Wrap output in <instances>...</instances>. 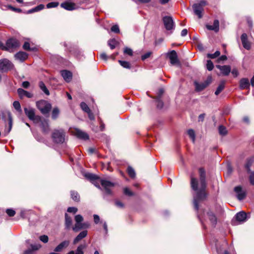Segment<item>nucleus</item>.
<instances>
[{
  "label": "nucleus",
  "instance_id": "obj_34",
  "mask_svg": "<svg viewBox=\"0 0 254 254\" xmlns=\"http://www.w3.org/2000/svg\"><path fill=\"white\" fill-rule=\"evenodd\" d=\"M219 133L222 136L226 135L227 134V130L223 126H220L218 127Z\"/></svg>",
  "mask_w": 254,
  "mask_h": 254
},
{
  "label": "nucleus",
  "instance_id": "obj_32",
  "mask_svg": "<svg viewBox=\"0 0 254 254\" xmlns=\"http://www.w3.org/2000/svg\"><path fill=\"white\" fill-rule=\"evenodd\" d=\"M72 224V219L67 213L65 214V225L66 228L68 229L70 227Z\"/></svg>",
  "mask_w": 254,
  "mask_h": 254
},
{
  "label": "nucleus",
  "instance_id": "obj_41",
  "mask_svg": "<svg viewBox=\"0 0 254 254\" xmlns=\"http://www.w3.org/2000/svg\"><path fill=\"white\" fill-rule=\"evenodd\" d=\"M80 107L83 111L87 113L90 111V109L88 107V105L84 102H81L80 103Z\"/></svg>",
  "mask_w": 254,
  "mask_h": 254
},
{
  "label": "nucleus",
  "instance_id": "obj_1",
  "mask_svg": "<svg viewBox=\"0 0 254 254\" xmlns=\"http://www.w3.org/2000/svg\"><path fill=\"white\" fill-rule=\"evenodd\" d=\"M199 180H198L192 175L190 176V186L193 190L195 191L193 195V204L195 210H198L199 202L204 199L206 197L205 188L206 176L205 170L200 168L199 169Z\"/></svg>",
  "mask_w": 254,
  "mask_h": 254
},
{
  "label": "nucleus",
  "instance_id": "obj_19",
  "mask_svg": "<svg viewBox=\"0 0 254 254\" xmlns=\"http://www.w3.org/2000/svg\"><path fill=\"white\" fill-rule=\"evenodd\" d=\"M61 6L63 8L67 10H73L76 8V4L73 2H65L62 3Z\"/></svg>",
  "mask_w": 254,
  "mask_h": 254
},
{
  "label": "nucleus",
  "instance_id": "obj_49",
  "mask_svg": "<svg viewBox=\"0 0 254 254\" xmlns=\"http://www.w3.org/2000/svg\"><path fill=\"white\" fill-rule=\"evenodd\" d=\"M89 225L88 223H82L78 228V231L82 229H85L88 228Z\"/></svg>",
  "mask_w": 254,
  "mask_h": 254
},
{
  "label": "nucleus",
  "instance_id": "obj_16",
  "mask_svg": "<svg viewBox=\"0 0 254 254\" xmlns=\"http://www.w3.org/2000/svg\"><path fill=\"white\" fill-rule=\"evenodd\" d=\"M206 219L209 220L212 226H215L217 222V219L216 216L211 212H207Z\"/></svg>",
  "mask_w": 254,
  "mask_h": 254
},
{
  "label": "nucleus",
  "instance_id": "obj_46",
  "mask_svg": "<svg viewBox=\"0 0 254 254\" xmlns=\"http://www.w3.org/2000/svg\"><path fill=\"white\" fill-rule=\"evenodd\" d=\"M214 65L211 60H208L206 64V68L209 71H211L213 69Z\"/></svg>",
  "mask_w": 254,
  "mask_h": 254
},
{
  "label": "nucleus",
  "instance_id": "obj_45",
  "mask_svg": "<svg viewBox=\"0 0 254 254\" xmlns=\"http://www.w3.org/2000/svg\"><path fill=\"white\" fill-rule=\"evenodd\" d=\"M59 4V3L58 2H51L48 3L46 6L48 8H51L53 7H57Z\"/></svg>",
  "mask_w": 254,
  "mask_h": 254
},
{
  "label": "nucleus",
  "instance_id": "obj_6",
  "mask_svg": "<svg viewBox=\"0 0 254 254\" xmlns=\"http://www.w3.org/2000/svg\"><path fill=\"white\" fill-rule=\"evenodd\" d=\"M65 134L63 130H55L52 134V138L56 143H63L64 140Z\"/></svg>",
  "mask_w": 254,
  "mask_h": 254
},
{
  "label": "nucleus",
  "instance_id": "obj_21",
  "mask_svg": "<svg viewBox=\"0 0 254 254\" xmlns=\"http://www.w3.org/2000/svg\"><path fill=\"white\" fill-rule=\"evenodd\" d=\"M16 60L23 62L28 58V54L24 52H19L14 55Z\"/></svg>",
  "mask_w": 254,
  "mask_h": 254
},
{
  "label": "nucleus",
  "instance_id": "obj_30",
  "mask_svg": "<svg viewBox=\"0 0 254 254\" xmlns=\"http://www.w3.org/2000/svg\"><path fill=\"white\" fill-rule=\"evenodd\" d=\"M154 102L158 109H162L163 107V102L162 100V96H155Z\"/></svg>",
  "mask_w": 254,
  "mask_h": 254
},
{
  "label": "nucleus",
  "instance_id": "obj_29",
  "mask_svg": "<svg viewBox=\"0 0 254 254\" xmlns=\"http://www.w3.org/2000/svg\"><path fill=\"white\" fill-rule=\"evenodd\" d=\"M250 86L249 80L248 78H242L240 81V87L241 89H246Z\"/></svg>",
  "mask_w": 254,
  "mask_h": 254
},
{
  "label": "nucleus",
  "instance_id": "obj_53",
  "mask_svg": "<svg viewBox=\"0 0 254 254\" xmlns=\"http://www.w3.org/2000/svg\"><path fill=\"white\" fill-rule=\"evenodd\" d=\"M67 212L69 213H76L77 211V208L75 207H69L67 209Z\"/></svg>",
  "mask_w": 254,
  "mask_h": 254
},
{
  "label": "nucleus",
  "instance_id": "obj_54",
  "mask_svg": "<svg viewBox=\"0 0 254 254\" xmlns=\"http://www.w3.org/2000/svg\"><path fill=\"white\" fill-rule=\"evenodd\" d=\"M111 31L112 32H115V33H119L120 32V29H119V26L118 25H113L111 27Z\"/></svg>",
  "mask_w": 254,
  "mask_h": 254
},
{
  "label": "nucleus",
  "instance_id": "obj_17",
  "mask_svg": "<svg viewBox=\"0 0 254 254\" xmlns=\"http://www.w3.org/2000/svg\"><path fill=\"white\" fill-rule=\"evenodd\" d=\"M242 43L244 48L247 50L251 49V44L248 40L247 35L246 33H243L241 37Z\"/></svg>",
  "mask_w": 254,
  "mask_h": 254
},
{
  "label": "nucleus",
  "instance_id": "obj_28",
  "mask_svg": "<svg viewBox=\"0 0 254 254\" xmlns=\"http://www.w3.org/2000/svg\"><path fill=\"white\" fill-rule=\"evenodd\" d=\"M85 248L86 246L85 245H80L77 247L75 252L73 251H71L66 254H83V249Z\"/></svg>",
  "mask_w": 254,
  "mask_h": 254
},
{
  "label": "nucleus",
  "instance_id": "obj_63",
  "mask_svg": "<svg viewBox=\"0 0 254 254\" xmlns=\"http://www.w3.org/2000/svg\"><path fill=\"white\" fill-rule=\"evenodd\" d=\"M9 8L12 10L13 11H15V12H21V9H20V8H15V7H13L11 6H9Z\"/></svg>",
  "mask_w": 254,
  "mask_h": 254
},
{
  "label": "nucleus",
  "instance_id": "obj_42",
  "mask_svg": "<svg viewBox=\"0 0 254 254\" xmlns=\"http://www.w3.org/2000/svg\"><path fill=\"white\" fill-rule=\"evenodd\" d=\"M13 106L15 109L19 112H21L22 110L21 108V106L18 101H15L13 103Z\"/></svg>",
  "mask_w": 254,
  "mask_h": 254
},
{
  "label": "nucleus",
  "instance_id": "obj_36",
  "mask_svg": "<svg viewBox=\"0 0 254 254\" xmlns=\"http://www.w3.org/2000/svg\"><path fill=\"white\" fill-rule=\"evenodd\" d=\"M225 86V82L223 81L221 82V83L219 85L218 87H217L216 90L215 92V95H218L220 93V92L223 90V89L224 88Z\"/></svg>",
  "mask_w": 254,
  "mask_h": 254
},
{
  "label": "nucleus",
  "instance_id": "obj_38",
  "mask_svg": "<svg viewBox=\"0 0 254 254\" xmlns=\"http://www.w3.org/2000/svg\"><path fill=\"white\" fill-rule=\"evenodd\" d=\"M188 134L190 137L191 139L193 142H194L195 139V134L194 131L192 129H190L187 131Z\"/></svg>",
  "mask_w": 254,
  "mask_h": 254
},
{
  "label": "nucleus",
  "instance_id": "obj_2",
  "mask_svg": "<svg viewBox=\"0 0 254 254\" xmlns=\"http://www.w3.org/2000/svg\"><path fill=\"white\" fill-rule=\"evenodd\" d=\"M36 106L41 112L45 115L48 114L51 110V104L45 100H40L36 102Z\"/></svg>",
  "mask_w": 254,
  "mask_h": 254
},
{
  "label": "nucleus",
  "instance_id": "obj_3",
  "mask_svg": "<svg viewBox=\"0 0 254 254\" xmlns=\"http://www.w3.org/2000/svg\"><path fill=\"white\" fill-rule=\"evenodd\" d=\"M249 218V217L248 216L247 213L244 211L239 212L235 215V220H233L232 221V224L233 225L242 224L246 222Z\"/></svg>",
  "mask_w": 254,
  "mask_h": 254
},
{
  "label": "nucleus",
  "instance_id": "obj_14",
  "mask_svg": "<svg viewBox=\"0 0 254 254\" xmlns=\"http://www.w3.org/2000/svg\"><path fill=\"white\" fill-rule=\"evenodd\" d=\"M101 185L104 188L107 194H111V191L110 190V188L113 187L114 186V184L111 183V182L104 180H101L100 181Z\"/></svg>",
  "mask_w": 254,
  "mask_h": 254
},
{
  "label": "nucleus",
  "instance_id": "obj_48",
  "mask_svg": "<svg viewBox=\"0 0 254 254\" xmlns=\"http://www.w3.org/2000/svg\"><path fill=\"white\" fill-rule=\"evenodd\" d=\"M18 95H29L28 92L21 88L17 90Z\"/></svg>",
  "mask_w": 254,
  "mask_h": 254
},
{
  "label": "nucleus",
  "instance_id": "obj_5",
  "mask_svg": "<svg viewBox=\"0 0 254 254\" xmlns=\"http://www.w3.org/2000/svg\"><path fill=\"white\" fill-rule=\"evenodd\" d=\"M2 119L4 121V123H6V118L8 119V127L7 128V131H5V134H7L11 131L12 127V117L11 113L9 111H5L2 112Z\"/></svg>",
  "mask_w": 254,
  "mask_h": 254
},
{
  "label": "nucleus",
  "instance_id": "obj_59",
  "mask_svg": "<svg viewBox=\"0 0 254 254\" xmlns=\"http://www.w3.org/2000/svg\"><path fill=\"white\" fill-rule=\"evenodd\" d=\"M30 85V83L28 81H24L22 82V86L24 88H27Z\"/></svg>",
  "mask_w": 254,
  "mask_h": 254
},
{
  "label": "nucleus",
  "instance_id": "obj_62",
  "mask_svg": "<svg viewBox=\"0 0 254 254\" xmlns=\"http://www.w3.org/2000/svg\"><path fill=\"white\" fill-rule=\"evenodd\" d=\"M198 5L203 7L204 5H206V1L203 0H200V2L197 3Z\"/></svg>",
  "mask_w": 254,
  "mask_h": 254
},
{
  "label": "nucleus",
  "instance_id": "obj_33",
  "mask_svg": "<svg viewBox=\"0 0 254 254\" xmlns=\"http://www.w3.org/2000/svg\"><path fill=\"white\" fill-rule=\"evenodd\" d=\"M23 48L25 50L28 51H34L36 50V48L35 47H31L30 46V43L28 42H25L24 45H23Z\"/></svg>",
  "mask_w": 254,
  "mask_h": 254
},
{
  "label": "nucleus",
  "instance_id": "obj_61",
  "mask_svg": "<svg viewBox=\"0 0 254 254\" xmlns=\"http://www.w3.org/2000/svg\"><path fill=\"white\" fill-rule=\"evenodd\" d=\"M115 204L118 207L123 208L124 207V204L121 201H116Z\"/></svg>",
  "mask_w": 254,
  "mask_h": 254
},
{
  "label": "nucleus",
  "instance_id": "obj_47",
  "mask_svg": "<svg viewBox=\"0 0 254 254\" xmlns=\"http://www.w3.org/2000/svg\"><path fill=\"white\" fill-rule=\"evenodd\" d=\"M124 53L125 54H127V55H128L129 56H132V54H133L132 50L130 48H127V47H126L124 49Z\"/></svg>",
  "mask_w": 254,
  "mask_h": 254
},
{
  "label": "nucleus",
  "instance_id": "obj_18",
  "mask_svg": "<svg viewBox=\"0 0 254 254\" xmlns=\"http://www.w3.org/2000/svg\"><path fill=\"white\" fill-rule=\"evenodd\" d=\"M74 219L76 222V224H75L74 226L73 227L72 230L74 232H77L78 231V228L79 225L82 223L81 222L83 220V217L79 214L76 215L75 216Z\"/></svg>",
  "mask_w": 254,
  "mask_h": 254
},
{
  "label": "nucleus",
  "instance_id": "obj_43",
  "mask_svg": "<svg viewBox=\"0 0 254 254\" xmlns=\"http://www.w3.org/2000/svg\"><path fill=\"white\" fill-rule=\"evenodd\" d=\"M119 63L120 64L124 67L126 68H130V65L129 62H126V61H122L121 60L119 61Z\"/></svg>",
  "mask_w": 254,
  "mask_h": 254
},
{
  "label": "nucleus",
  "instance_id": "obj_52",
  "mask_svg": "<svg viewBox=\"0 0 254 254\" xmlns=\"http://www.w3.org/2000/svg\"><path fill=\"white\" fill-rule=\"evenodd\" d=\"M40 240L44 243L48 242L49 238L47 235H42L40 237Z\"/></svg>",
  "mask_w": 254,
  "mask_h": 254
},
{
  "label": "nucleus",
  "instance_id": "obj_22",
  "mask_svg": "<svg viewBox=\"0 0 254 254\" xmlns=\"http://www.w3.org/2000/svg\"><path fill=\"white\" fill-rule=\"evenodd\" d=\"M206 27L209 30L217 32L219 30V22L218 20H215L212 25H206Z\"/></svg>",
  "mask_w": 254,
  "mask_h": 254
},
{
  "label": "nucleus",
  "instance_id": "obj_7",
  "mask_svg": "<svg viewBox=\"0 0 254 254\" xmlns=\"http://www.w3.org/2000/svg\"><path fill=\"white\" fill-rule=\"evenodd\" d=\"M19 41L15 38H10L7 40L6 42L5 50L12 52L13 49L19 46Z\"/></svg>",
  "mask_w": 254,
  "mask_h": 254
},
{
  "label": "nucleus",
  "instance_id": "obj_4",
  "mask_svg": "<svg viewBox=\"0 0 254 254\" xmlns=\"http://www.w3.org/2000/svg\"><path fill=\"white\" fill-rule=\"evenodd\" d=\"M14 67L13 64L8 59H3L0 60V71L7 72Z\"/></svg>",
  "mask_w": 254,
  "mask_h": 254
},
{
  "label": "nucleus",
  "instance_id": "obj_51",
  "mask_svg": "<svg viewBox=\"0 0 254 254\" xmlns=\"http://www.w3.org/2000/svg\"><path fill=\"white\" fill-rule=\"evenodd\" d=\"M249 181H250V184L254 186V172L251 173V174L249 177Z\"/></svg>",
  "mask_w": 254,
  "mask_h": 254
},
{
  "label": "nucleus",
  "instance_id": "obj_20",
  "mask_svg": "<svg viewBox=\"0 0 254 254\" xmlns=\"http://www.w3.org/2000/svg\"><path fill=\"white\" fill-rule=\"evenodd\" d=\"M69 244L68 241H64L58 245L55 249V252H62L64 249L67 248Z\"/></svg>",
  "mask_w": 254,
  "mask_h": 254
},
{
  "label": "nucleus",
  "instance_id": "obj_13",
  "mask_svg": "<svg viewBox=\"0 0 254 254\" xmlns=\"http://www.w3.org/2000/svg\"><path fill=\"white\" fill-rule=\"evenodd\" d=\"M84 176L86 178L92 182V184L96 187L100 188L99 183H97V181L99 179V178L97 176L92 173H86L85 174Z\"/></svg>",
  "mask_w": 254,
  "mask_h": 254
},
{
  "label": "nucleus",
  "instance_id": "obj_37",
  "mask_svg": "<svg viewBox=\"0 0 254 254\" xmlns=\"http://www.w3.org/2000/svg\"><path fill=\"white\" fill-rule=\"evenodd\" d=\"M60 111L58 108H54L52 113V118L53 119H56L59 115Z\"/></svg>",
  "mask_w": 254,
  "mask_h": 254
},
{
  "label": "nucleus",
  "instance_id": "obj_55",
  "mask_svg": "<svg viewBox=\"0 0 254 254\" xmlns=\"http://www.w3.org/2000/svg\"><path fill=\"white\" fill-rule=\"evenodd\" d=\"M152 53L151 52H148L144 54V55H142L141 56V59L142 60L144 61L145 59L148 58L151 55Z\"/></svg>",
  "mask_w": 254,
  "mask_h": 254
},
{
  "label": "nucleus",
  "instance_id": "obj_9",
  "mask_svg": "<svg viewBox=\"0 0 254 254\" xmlns=\"http://www.w3.org/2000/svg\"><path fill=\"white\" fill-rule=\"evenodd\" d=\"M212 81V77L209 76L207 79L204 82H198L197 81H194V84L195 86V90L198 91H201L205 88Z\"/></svg>",
  "mask_w": 254,
  "mask_h": 254
},
{
  "label": "nucleus",
  "instance_id": "obj_24",
  "mask_svg": "<svg viewBox=\"0 0 254 254\" xmlns=\"http://www.w3.org/2000/svg\"><path fill=\"white\" fill-rule=\"evenodd\" d=\"M74 134L78 138L84 140L88 139L89 138V136L86 133L80 129H75Z\"/></svg>",
  "mask_w": 254,
  "mask_h": 254
},
{
  "label": "nucleus",
  "instance_id": "obj_12",
  "mask_svg": "<svg viewBox=\"0 0 254 254\" xmlns=\"http://www.w3.org/2000/svg\"><path fill=\"white\" fill-rule=\"evenodd\" d=\"M168 56L170 60V63L172 64L175 65L176 64H178L180 65V62L178 59L177 52L175 51H171L169 53H168Z\"/></svg>",
  "mask_w": 254,
  "mask_h": 254
},
{
  "label": "nucleus",
  "instance_id": "obj_25",
  "mask_svg": "<svg viewBox=\"0 0 254 254\" xmlns=\"http://www.w3.org/2000/svg\"><path fill=\"white\" fill-rule=\"evenodd\" d=\"M216 67L219 69L224 75H228L231 71V67L229 65H216Z\"/></svg>",
  "mask_w": 254,
  "mask_h": 254
},
{
  "label": "nucleus",
  "instance_id": "obj_57",
  "mask_svg": "<svg viewBox=\"0 0 254 254\" xmlns=\"http://www.w3.org/2000/svg\"><path fill=\"white\" fill-rule=\"evenodd\" d=\"M94 221L95 224H98L100 221V217L97 214H94L93 215Z\"/></svg>",
  "mask_w": 254,
  "mask_h": 254
},
{
  "label": "nucleus",
  "instance_id": "obj_15",
  "mask_svg": "<svg viewBox=\"0 0 254 254\" xmlns=\"http://www.w3.org/2000/svg\"><path fill=\"white\" fill-rule=\"evenodd\" d=\"M192 8L194 14L197 16L198 18H202L203 8L201 7V6L198 5L197 4H194L192 5Z\"/></svg>",
  "mask_w": 254,
  "mask_h": 254
},
{
  "label": "nucleus",
  "instance_id": "obj_64",
  "mask_svg": "<svg viewBox=\"0 0 254 254\" xmlns=\"http://www.w3.org/2000/svg\"><path fill=\"white\" fill-rule=\"evenodd\" d=\"M88 152L89 154H92L96 152V149L95 148H89L88 149Z\"/></svg>",
  "mask_w": 254,
  "mask_h": 254
},
{
  "label": "nucleus",
  "instance_id": "obj_8",
  "mask_svg": "<svg viewBox=\"0 0 254 254\" xmlns=\"http://www.w3.org/2000/svg\"><path fill=\"white\" fill-rule=\"evenodd\" d=\"M24 112L28 118L30 120H32L34 123L41 121V117L39 116H35L34 109L30 107L25 108Z\"/></svg>",
  "mask_w": 254,
  "mask_h": 254
},
{
  "label": "nucleus",
  "instance_id": "obj_58",
  "mask_svg": "<svg viewBox=\"0 0 254 254\" xmlns=\"http://www.w3.org/2000/svg\"><path fill=\"white\" fill-rule=\"evenodd\" d=\"M44 8V5L41 4H39L38 6H36L35 7V10H36V11H40V10L43 9Z\"/></svg>",
  "mask_w": 254,
  "mask_h": 254
},
{
  "label": "nucleus",
  "instance_id": "obj_31",
  "mask_svg": "<svg viewBox=\"0 0 254 254\" xmlns=\"http://www.w3.org/2000/svg\"><path fill=\"white\" fill-rule=\"evenodd\" d=\"M39 87L40 88V89L47 95H49L50 93L47 89V87L46 86L45 84L43 81H40L39 83Z\"/></svg>",
  "mask_w": 254,
  "mask_h": 254
},
{
  "label": "nucleus",
  "instance_id": "obj_50",
  "mask_svg": "<svg viewBox=\"0 0 254 254\" xmlns=\"http://www.w3.org/2000/svg\"><path fill=\"white\" fill-rule=\"evenodd\" d=\"M6 212L10 217L13 216L15 214V211L12 209H7Z\"/></svg>",
  "mask_w": 254,
  "mask_h": 254
},
{
  "label": "nucleus",
  "instance_id": "obj_44",
  "mask_svg": "<svg viewBox=\"0 0 254 254\" xmlns=\"http://www.w3.org/2000/svg\"><path fill=\"white\" fill-rule=\"evenodd\" d=\"M117 42L115 39H111L108 41V45L110 46L111 49L115 48L116 46Z\"/></svg>",
  "mask_w": 254,
  "mask_h": 254
},
{
  "label": "nucleus",
  "instance_id": "obj_10",
  "mask_svg": "<svg viewBox=\"0 0 254 254\" xmlns=\"http://www.w3.org/2000/svg\"><path fill=\"white\" fill-rule=\"evenodd\" d=\"M163 21L165 27L167 30H170L174 28V23L171 17L165 16L163 18Z\"/></svg>",
  "mask_w": 254,
  "mask_h": 254
},
{
  "label": "nucleus",
  "instance_id": "obj_11",
  "mask_svg": "<svg viewBox=\"0 0 254 254\" xmlns=\"http://www.w3.org/2000/svg\"><path fill=\"white\" fill-rule=\"evenodd\" d=\"M234 191L236 193L237 197L239 200H243L246 197V192L242 189L241 186L235 187Z\"/></svg>",
  "mask_w": 254,
  "mask_h": 254
},
{
  "label": "nucleus",
  "instance_id": "obj_23",
  "mask_svg": "<svg viewBox=\"0 0 254 254\" xmlns=\"http://www.w3.org/2000/svg\"><path fill=\"white\" fill-rule=\"evenodd\" d=\"M61 75L66 82H69L72 79V73L69 71L66 70H62L61 71Z\"/></svg>",
  "mask_w": 254,
  "mask_h": 254
},
{
  "label": "nucleus",
  "instance_id": "obj_27",
  "mask_svg": "<svg viewBox=\"0 0 254 254\" xmlns=\"http://www.w3.org/2000/svg\"><path fill=\"white\" fill-rule=\"evenodd\" d=\"M87 235V231L84 230L81 232L74 239L73 244H76Z\"/></svg>",
  "mask_w": 254,
  "mask_h": 254
},
{
  "label": "nucleus",
  "instance_id": "obj_26",
  "mask_svg": "<svg viewBox=\"0 0 254 254\" xmlns=\"http://www.w3.org/2000/svg\"><path fill=\"white\" fill-rule=\"evenodd\" d=\"M35 123H40L41 127L42 128L43 131L45 132H47L49 131V124H48V122L47 120H42V118L41 117V121L36 122Z\"/></svg>",
  "mask_w": 254,
  "mask_h": 254
},
{
  "label": "nucleus",
  "instance_id": "obj_39",
  "mask_svg": "<svg viewBox=\"0 0 254 254\" xmlns=\"http://www.w3.org/2000/svg\"><path fill=\"white\" fill-rule=\"evenodd\" d=\"M127 171L128 175L131 177L134 178L135 176V173L134 170L130 166L127 167Z\"/></svg>",
  "mask_w": 254,
  "mask_h": 254
},
{
  "label": "nucleus",
  "instance_id": "obj_60",
  "mask_svg": "<svg viewBox=\"0 0 254 254\" xmlns=\"http://www.w3.org/2000/svg\"><path fill=\"white\" fill-rule=\"evenodd\" d=\"M87 113L88 114V118L91 120H94V116L93 114L91 112V110L89 111V112H87Z\"/></svg>",
  "mask_w": 254,
  "mask_h": 254
},
{
  "label": "nucleus",
  "instance_id": "obj_40",
  "mask_svg": "<svg viewBox=\"0 0 254 254\" xmlns=\"http://www.w3.org/2000/svg\"><path fill=\"white\" fill-rule=\"evenodd\" d=\"M220 55V52L219 51H216L214 54H208L207 57L210 59H215Z\"/></svg>",
  "mask_w": 254,
  "mask_h": 254
},
{
  "label": "nucleus",
  "instance_id": "obj_35",
  "mask_svg": "<svg viewBox=\"0 0 254 254\" xmlns=\"http://www.w3.org/2000/svg\"><path fill=\"white\" fill-rule=\"evenodd\" d=\"M71 197L72 199L76 201H79L80 199V196L79 194L74 191H71L70 192Z\"/></svg>",
  "mask_w": 254,
  "mask_h": 254
},
{
  "label": "nucleus",
  "instance_id": "obj_56",
  "mask_svg": "<svg viewBox=\"0 0 254 254\" xmlns=\"http://www.w3.org/2000/svg\"><path fill=\"white\" fill-rule=\"evenodd\" d=\"M124 192L125 194L128 196H131L133 194L132 192L128 188H125L124 190Z\"/></svg>",
  "mask_w": 254,
  "mask_h": 254
}]
</instances>
